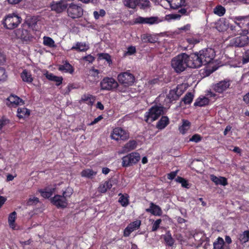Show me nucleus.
Returning <instances> with one entry per match:
<instances>
[{
	"instance_id": "obj_1",
	"label": "nucleus",
	"mask_w": 249,
	"mask_h": 249,
	"mask_svg": "<svg viewBox=\"0 0 249 249\" xmlns=\"http://www.w3.org/2000/svg\"><path fill=\"white\" fill-rule=\"evenodd\" d=\"M188 58V55L185 53H181L172 58L171 66L177 73H180L189 67Z\"/></svg>"
},
{
	"instance_id": "obj_2",
	"label": "nucleus",
	"mask_w": 249,
	"mask_h": 249,
	"mask_svg": "<svg viewBox=\"0 0 249 249\" xmlns=\"http://www.w3.org/2000/svg\"><path fill=\"white\" fill-rule=\"evenodd\" d=\"M164 107L161 105H155L151 107L144 115V121L151 124L158 120L164 113Z\"/></svg>"
},
{
	"instance_id": "obj_3",
	"label": "nucleus",
	"mask_w": 249,
	"mask_h": 249,
	"mask_svg": "<svg viewBox=\"0 0 249 249\" xmlns=\"http://www.w3.org/2000/svg\"><path fill=\"white\" fill-rule=\"evenodd\" d=\"M181 17H164L162 18L159 19L158 17H150L149 18H142L139 17L135 19L134 21H129L126 23V24L134 25L138 23L141 24H157L164 20L169 21L170 19H179Z\"/></svg>"
},
{
	"instance_id": "obj_4",
	"label": "nucleus",
	"mask_w": 249,
	"mask_h": 249,
	"mask_svg": "<svg viewBox=\"0 0 249 249\" xmlns=\"http://www.w3.org/2000/svg\"><path fill=\"white\" fill-rule=\"evenodd\" d=\"M101 90L115 91L119 86L118 82L112 77H105L100 83Z\"/></svg>"
},
{
	"instance_id": "obj_5",
	"label": "nucleus",
	"mask_w": 249,
	"mask_h": 249,
	"mask_svg": "<svg viewBox=\"0 0 249 249\" xmlns=\"http://www.w3.org/2000/svg\"><path fill=\"white\" fill-rule=\"evenodd\" d=\"M119 83L125 87H128L133 85L135 81V77L129 71L122 72L117 76Z\"/></svg>"
},
{
	"instance_id": "obj_6",
	"label": "nucleus",
	"mask_w": 249,
	"mask_h": 249,
	"mask_svg": "<svg viewBox=\"0 0 249 249\" xmlns=\"http://www.w3.org/2000/svg\"><path fill=\"white\" fill-rule=\"evenodd\" d=\"M15 34L18 38L21 39L22 42L27 44L31 42L34 38L31 33L30 29L27 28L23 25L15 31Z\"/></svg>"
},
{
	"instance_id": "obj_7",
	"label": "nucleus",
	"mask_w": 249,
	"mask_h": 249,
	"mask_svg": "<svg viewBox=\"0 0 249 249\" xmlns=\"http://www.w3.org/2000/svg\"><path fill=\"white\" fill-rule=\"evenodd\" d=\"M141 156L139 153L133 152L123 157L122 159V166L128 167L137 164L140 160Z\"/></svg>"
},
{
	"instance_id": "obj_8",
	"label": "nucleus",
	"mask_w": 249,
	"mask_h": 249,
	"mask_svg": "<svg viewBox=\"0 0 249 249\" xmlns=\"http://www.w3.org/2000/svg\"><path fill=\"white\" fill-rule=\"evenodd\" d=\"M199 56L201 58L203 65H206L213 63L215 56V52L214 49L212 48H206L198 52Z\"/></svg>"
},
{
	"instance_id": "obj_9",
	"label": "nucleus",
	"mask_w": 249,
	"mask_h": 249,
	"mask_svg": "<svg viewBox=\"0 0 249 249\" xmlns=\"http://www.w3.org/2000/svg\"><path fill=\"white\" fill-rule=\"evenodd\" d=\"M188 65L189 68H198L203 65L201 58L198 52H196L188 55Z\"/></svg>"
},
{
	"instance_id": "obj_10",
	"label": "nucleus",
	"mask_w": 249,
	"mask_h": 249,
	"mask_svg": "<svg viewBox=\"0 0 249 249\" xmlns=\"http://www.w3.org/2000/svg\"><path fill=\"white\" fill-rule=\"evenodd\" d=\"M21 21V17H5L3 24L6 29L11 30L16 28Z\"/></svg>"
},
{
	"instance_id": "obj_11",
	"label": "nucleus",
	"mask_w": 249,
	"mask_h": 249,
	"mask_svg": "<svg viewBox=\"0 0 249 249\" xmlns=\"http://www.w3.org/2000/svg\"><path fill=\"white\" fill-rule=\"evenodd\" d=\"M111 138L118 141L119 140L125 141L128 139L129 134L124 129L121 127H116L113 129L111 134Z\"/></svg>"
},
{
	"instance_id": "obj_12",
	"label": "nucleus",
	"mask_w": 249,
	"mask_h": 249,
	"mask_svg": "<svg viewBox=\"0 0 249 249\" xmlns=\"http://www.w3.org/2000/svg\"><path fill=\"white\" fill-rule=\"evenodd\" d=\"M51 203L57 208L64 209L68 205V200H67L60 195H55L51 198Z\"/></svg>"
},
{
	"instance_id": "obj_13",
	"label": "nucleus",
	"mask_w": 249,
	"mask_h": 249,
	"mask_svg": "<svg viewBox=\"0 0 249 249\" xmlns=\"http://www.w3.org/2000/svg\"><path fill=\"white\" fill-rule=\"evenodd\" d=\"M249 42V37L246 35H242L231 39L230 45L236 47H242L248 45Z\"/></svg>"
},
{
	"instance_id": "obj_14",
	"label": "nucleus",
	"mask_w": 249,
	"mask_h": 249,
	"mask_svg": "<svg viewBox=\"0 0 249 249\" xmlns=\"http://www.w3.org/2000/svg\"><path fill=\"white\" fill-rule=\"evenodd\" d=\"M230 86V81L224 80L213 85V89L216 92L222 93L229 89Z\"/></svg>"
},
{
	"instance_id": "obj_15",
	"label": "nucleus",
	"mask_w": 249,
	"mask_h": 249,
	"mask_svg": "<svg viewBox=\"0 0 249 249\" xmlns=\"http://www.w3.org/2000/svg\"><path fill=\"white\" fill-rule=\"evenodd\" d=\"M7 105L11 107H16L17 106L19 105L20 103L22 104H24V101L19 97L16 95H11L7 98Z\"/></svg>"
},
{
	"instance_id": "obj_16",
	"label": "nucleus",
	"mask_w": 249,
	"mask_h": 249,
	"mask_svg": "<svg viewBox=\"0 0 249 249\" xmlns=\"http://www.w3.org/2000/svg\"><path fill=\"white\" fill-rule=\"evenodd\" d=\"M229 24L225 18H220L215 23V28L219 32H224L229 29Z\"/></svg>"
},
{
	"instance_id": "obj_17",
	"label": "nucleus",
	"mask_w": 249,
	"mask_h": 249,
	"mask_svg": "<svg viewBox=\"0 0 249 249\" xmlns=\"http://www.w3.org/2000/svg\"><path fill=\"white\" fill-rule=\"evenodd\" d=\"M145 211L155 216H160L162 213V210L160 207L154 204L153 202L150 203L149 208L146 209Z\"/></svg>"
},
{
	"instance_id": "obj_18",
	"label": "nucleus",
	"mask_w": 249,
	"mask_h": 249,
	"mask_svg": "<svg viewBox=\"0 0 249 249\" xmlns=\"http://www.w3.org/2000/svg\"><path fill=\"white\" fill-rule=\"evenodd\" d=\"M62 65H59L58 70L62 72L72 74L74 72V68L67 60L63 61Z\"/></svg>"
},
{
	"instance_id": "obj_19",
	"label": "nucleus",
	"mask_w": 249,
	"mask_h": 249,
	"mask_svg": "<svg viewBox=\"0 0 249 249\" xmlns=\"http://www.w3.org/2000/svg\"><path fill=\"white\" fill-rule=\"evenodd\" d=\"M68 12L73 15L81 16L83 15V10L81 7L76 4H71L68 8Z\"/></svg>"
},
{
	"instance_id": "obj_20",
	"label": "nucleus",
	"mask_w": 249,
	"mask_h": 249,
	"mask_svg": "<svg viewBox=\"0 0 249 249\" xmlns=\"http://www.w3.org/2000/svg\"><path fill=\"white\" fill-rule=\"evenodd\" d=\"M95 100V97L91 94H85L81 97L79 103H86L89 106L91 107L93 106L94 102Z\"/></svg>"
},
{
	"instance_id": "obj_21",
	"label": "nucleus",
	"mask_w": 249,
	"mask_h": 249,
	"mask_svg": "<svg viewBox=\"0 0 249 249\" xmlns=\"http://www.w3.org/2000/svg\"><path fill=\"white\" fill-rule=\"evenodd\" d=\"M99 71L95 69H91L89 70L87 79L90 83H93L96 82L99 79Z\"/></svg>"
},
{
	"instance_id": "obj_22",
	"label": "nucleus",
	"mask_w": 249,
	"mask_h": 249,
	"mask_svg": "<svg viewBox=\"0 0 249 249\" xmlns=\"http://www.w3.org/2000/svg\"><path fill=\"white\" fill-rule=\"evenodd\" d=\"M89 45L85 42H77L75 45L73 46L71 50H75L80 52H85L89 49Z\"/></svg>"
},
{
	"instance_id": "obj_23",
	"label": "nucleus",
	"mask_w": 249,
	"mask_h": 249,
	"mask_svg": "<svg viewBox=\"0 0 249 249\" xmlns=\"http://www.w3.org/2000/svg\"><path fill=\"white\" fill-rule=\"evenodd\" d=\"M210 178L211 180L217 185H221L226 186L228 184L227 178L224 177H217L214 175H211L210 176Z\"/></svg>"
},
{
	"instance_id": "obj_24",
	"label": "nucleus",
	"mask_w": 249,
	"mask_h": 249,
	"mask_svg": "<svg viewBox=\"0 0 249 249\" xmlns=\"http://www.w3.org/2000/svg\"><path fill=\"white\" fill-rule=\"evenodd\" d=\"M137 143L135 140H130L127 142L123 147L122 153H126L136 148Z\"/></svg>"
},
{
	"instance_id": "obj_25",
	"label": "nucleus",
	"mask_w": 249,
	"mask_h": 249,
	"mask_svg": "<svg viewBox=\"0 0 249 249\" xmlns=\"http://www.w3.org/2000/svg\"><path fill=\"white\" fill-rule=\"evenodd\" d=\"M38 17H26L25 23L23 25L24 27H28V28H33L35 27L36 24Z\"/></svg>"
},
{
	"instance_id": "obj_26",
	"label": "nucleus",
	"mask_w": 249,
	"mask_h": 249,
	"mask_svg": "<svg viewBox=\"0 0 249 249\" xmlns=\"http://www.w3.org/2000/svg\"><path fill=\"white\" fill-rule=\"evenodd\" d=\"M169 119L166 116H162L156 124V127L159 130L165 128L169 124Z\"/></svg>"
},
{
	"instance_id": "obj_27",
	"label": "nucleus",
	"mask_w": 249,
	"mask_h": 249,
	"mask_svg": "<svg viewBox=\"0 0 249 249\" xmlns=\"http://www.w3.org/2000/svg\"><path fill=\"white\" fill-rule=\"evenodd\" d=\"M67 8L66 5L62 2H53L51 5V9L57 13H60L65 10Z\"/></svg>"
},
{
	"instance_id": "obj_28",
	"label": "nucleus",
	"mask_w": 249,
	"mask_h": 249,
	"mask_svg": "<svg viewBox=\"0 0 249 249\" xmlns=\"http://www.w3.org/2000/svg\"><path fill=\"white\" fill-rule=\"evenodd\" d=\"M20 77L23 81L28 83H31L33 81V77L30 71L25 69L20 74Z\"/></svg>"
},
{
	"instance_id": "obj_29",
	"label": "nucleus",
	"mask_w": 249,
	"mask_h": 249,
	"mask_svg": "<svg viewBox=\"0 0 249 249\" xmlns=\"http://www.w3.org/2000/svg\"><path fill=\"white\" fill-rule=\"evenodd\" d=\"M55 189V188H45L39 189L38 191L43 198H49L53 195Z\"/></svg>"
},
{
	"instance_id": "obj_30",
	"label": "nucleus",
	"mask_w": 249,
	"mask_h": 249,
	"mask_svg": "<svg viewBox=\"0 0 249 249\" xmlns=\"http://www.w3.org/2000/svg\"><path fill=\"white\" fill-rule=\"evenodd\" d=\"M182 124L178 127V130L180 133L184 134L190 128L191 126V123L187 120L183 119L182 120Z\"/></svg>"
},
{
	"instance_id": "obj_31",
	"label": "nucleus",
	"mask_w": 249,
	"mask_h": 249,
	"mask_svg": "<svg viewBox=\"0 0 249 249\" xmlns=\"http://www.w3.org/2000/svg\"><path fill=\"white\" fill-rule=\"evenodd\" d=\"M164 240L166 245L169 247H172L175 243V240L172 236L170 231H166L163 237Z\"/></svg>"
},
{
	"instance_id": "obj_32",
	"label": "nucleus",
	"mask_w": 249,
	"mask_h": 249,
	"mask_svg": "<svg viewBox=\"0 0 249 249\" xmlns=\"http://www.w3.org/2000/svg\"><path fill=\"white\" fill-rule=\"evenodd\" d=\"M210 102L209 99L206 97H203L202 98H198L194 104L195 107H203L209 104Z\"/></svg>"
},
{
	"instance_id": "obj_33",
	"label": "nucleus",
	"mask_w": 249,
	"mask_h": 249,
	"mask_svg": "<svg viewBox=\"0 0 249 249\" xmlns=\"http://www.w3.org/2000/svg\"><path fill=\"white\" fill-rule=\"evenodd\" d=\"M30 114V110L25 107L18 108L17 110V116L19 118H23L28 117Z\"/></svg>"
},
{
	"instance_id": "obj_34",
	"label": "nucleus",
	"mask_w": 249,
	"mask_h": 249,
	"mask_svg": "<svg viewBox=\"0 0 249 249\" xmlns=\"http://www.w3.org/2000/svg\"><path fill=\"white\" fill-rule=\"evenodd\" d=\"M96 174L97 172L94 171L90 169H84L81 173L82 177L89 178H92L94 176L96 175Z\"/></svg>"
},
{
	"instance_id": "obj_35",
	"label": "nucleus",
	"mask_w": 249,
	"mask_h": 249,
	"mask_svg": "<svg viewBox=\"0 0 249 249\" xmlns=\"http://www.w3.org/2000/svg\"><path fill=\"white\" fill-rule=\"evenodd\" d=\"M242 26L240 25V22H237V21L234 22V24H229V29L233 35H236L239 31H240L241 29Z\"/></svg>"
},
{
	"instance_id": "obj_36",
	"label": "nucleus",
	"mask_w": 249,
	"mask_h": 249,
	"mask_svg": "<svg viewBox=\"0 0 249 249\" xmlns=\"http://www.w3.org/2000/svg\"><path fill=\"white\" fill-rule=\"evenodd\" d=\"M124 3L125 6L132 9V10L130 11V14H134L135 9L137 6V2L136 0H124Z\"/></svg>"
},
{
	"instance_id": "obj_37",
	"label": "nucleus",
	"mask_w": 249,
	"mask_h": 249,
	"mask_svg": "<svg viewBox=\"0 0 249 249\" xmlns=\"http://www.w3.org/2000/svg\"><path fill=\"white\" fill-rule=\"evenodd\" d=\"M238 239L241 244L246 243L249 241V230L245 231L239 235Z\"/></svg>"
},
{
	"instance_id": "obj_38",
	"label": "nucleus",
	"mask_w": 249,
	"mask_h": 249,
	"mask_svg": "<svg viewBox=\"0 0 249 249\" xmlns=\"http://www.w3.org/2000/svg\"><path fill=\"white\" fill-rule=\"evenodd\" d=\"M177 91V90L171 89L167 95V98L169 100L170 103H172L179 98V95L178 94Z\"/></svg>"
},
{
	"instance_id": "obj_39",
	"label": "nucleus",
	"mask_w": 249,
	"mask_h": 249,
	"mask_svg": "<svg viewBox=\"0 0 249 249\" xmlns=\"http://www.w3.org/2000/svg\"><path fill=\"white\" fill-rule=\"evenodd\" d=\"M166 1L170 4L171 7L174 9L178 8L185 3V0H166Z\"/></svg>"
},
{
	"instance_id": "obj_40",
	"label": "nucleus",
	"mask_w": 249,
	"mask_h": 249,
	"mask_svg": "<svg viewBox=\"0 0 249 249\" xmlns=\"http://www.w3.org/2000/svg\"><path fill=\"white\" fill-rule=\"evenodd\" d=\"M119 196H120L118 200L119 202L123 207L127 206L129 204L128 195L127 194L123 195L120 193Z\"/></svg>"
},
{
	"instance_id": "obj_41",
	"label": "nucleus",
	"mask_w": 249,
	"mask_h": 249,
	"mask_svg": "<svg viewBox=\"0 0 249 249\" xmlns=\"http://www.w3.org/2000/svg\"><path fill=\"white\" fill-rule=\"evenodd\" d=\"M17 213L16 212L11 213L8 216V223L11 228L14 229L15 228V220L16 219Z\"/></svg>"
},
{
	"instance_id": "obj_42",
	"label": "nucleus",
	"mask_w": 249,
	"mask_h": 249,
	"mask_svg": "<svg viewBox=\"0 0 249 249\" xmlns=\"http://www.w3.org/2000/svg\"><path fill=\"white\" fill-rule=\"evenodd\" d=\"M142 41L144 43H155L156 40L151 35L143 34L141 37Z\"/></svg>"
},
{
	"instance_id": "obj_43",
	"label": "nucleus",
	"mask_w": 249,
	"mask_h": 249,
	"mask_svg": "<svg viewBox=\"0 0 249 249\" xmlns=\"http://www.w3.org/2000/svg\"><path fill=\"white\" fill-rule=\"evenodd\" d=\"M224 244L223 239L219 237L213 243V249H226L223 248Z\"/></svg>"
},
{
	"instance_id": "obj_44",
	"label": "nucleus",
	"mask_w": 249,
	"mask_h": 249,
	"mask_svg": "<svg viewBox=\"0 0 249 249\" xmlns=\"http://www.w3.org/2000/svg\"><path fill=\"white\" fill-rule=\"evenodd\" d=\"M98 59L100 60H106L107 63L110 65L112 64V60L111 59V56L107 53H99L98 54Z\"/></svg>"
},
{
	"instance_id": "obj_45",
	"label": "nucleus",
	"mask_w": 249,
	"mask_h": 249,
	"mask_svg": "<svg viewBox=\"0 0 249 249\" xmlns=\"http://www.w3.org/2000/svg\"><path fill=\"white\" fill-rule=\"evenodd\" d=\"M73 193V190L70 187H68L64 191H63L62 196L67 200L71 197Z\"/></svg>"
},
{
	"instance_id": "obj_46",
	"label": "nucleus",
	"mask_w": 249,
	"mask_h": 249,
	"mask_svg": "<svg viewBox=\"0 0 249 249\" xmlns=\"http://www.w3.org/2000/svg\"><path fill=\"white\" fill-rule=\"evenodd\" d=\"M194 98V95L191 92H187L184 97L182 98V101H183L184 104H190Z\"/></svg>"
},
{
	"instance_id": "obj_47",
	"label": "nucleus",
	"mask_w": 249,
	"mask_h": 249,
	"mask_svg": "<svg viewBox=\"0 0 249 249\" xmlns=\"http://www.w3.org/2000/svg\"><path fill=\"white\" fill-rule=\"evenodd\" d=\"M141 225V220H137L134 221L130 223L127 226L130 228L133 231L137 229H138Z\"/></svg>"
},
{
	"instance_id": "obj_48",
	"label": "nucleus",
	"mask_w": 249,
	"mask_h": 249,
	"mask_svg": "<svg viewBox=\"0 0 249 249\" xmlns=\"http://www.w3.org/2000/svg\"><path fill=\"white\" fill-rule=\"evenodd\" d=\"M226 10L225 8L221 5L216 6L213 9V13L218 16H223L225 13Z\"/></svg>"
},
{
	"instance_id": "obj_49",
	"label": "nucleus",
	"mask_w": 249,
	"mask_h": 249,
	"mask_svg": "<svg viewBox=\"0 0 249 249\" xmlns=\"http://www.w3.org/2000/svg\"><path fill=\"white\" fill-rule=\"evenodd\" d=\"M176 181L178 183H180L181 184V186L183 187L186 188H189L190 187L189 184L188 183L187 180H186L185 178H182L181 177L178 176L176 178Z\"/></svg>"
},
{
	"instance_id": "obj_50",
	"label": "nucleus",
	"mask_w": 249,
	"mask_h": 249,
	"mask_svg": "<svg viewBox=\"0 0 249 249\" xmlns=\"http://www.w3.org/2000/svg\"><path fill=\"white\" fill-rule=\"evenodd\" d=\"M43 39V43L45 45L48 46L49 47L54 46V41L52 38L48 36H44Z\"/></svg>"
},
{
	"instance_id": "obj_51",
	"label": "nucleus",
	"mask_w": 249,
	"mask_h": 249,
	"mask_svg": "<svg viewBox=\"0 0 249 249\" xmlns=\"http://www.w3.org/2000/svg\"><path fill=\"white\" fill-rule=\"evenodd\" d=\"M39 202V198L36 197H30L27 201V206H32L36 205Z\"/></svg>"
},
{
	"instance_id": "obj_52",
	"label": "nucleus",
	"mask_w": 249,
	"mask_h": 249,
	"mask_svg": "<svg viewBox=\"0 0 249 249\" xmlns=\"http://www.w3.org/2000/svg\"><path fill=\"white\" fill-rule=\"evenodd\" d=\"M7 74L4 68L0 67V81H5L7 79Z\"/></svg>"
},
{
	"instance_id": "obj_53",
	"label": "nucleus",
	"mask_w": 249,
	"mask_h": 249,
	"mask_svg": "<svg viewBox=\"0 0 249 249\" xmlns=\"http://www.w3.org/2000/svg\"><path fill=\"white\" fill-rule=\"evenodd\" d=\"M139 5L144 10L148 9L149 8V1L147 0H139Z\"/></svg>"
},
{
	"instance_id": "obj_54",
	"label": "nucleus",
	"mask_w": 249,
	"mask_h": 249,
	"mask_svg": "<svg viewBox=\"0 0 249 249\" xmlns=\"http://www.w3.org/2000/svg\"><path fill=\"white\" fill-rule=\"evenodd\" d=\"M127 50V51L124 53V56L133 55L136 52V49L134 46H129Z\"/></svg>"
},
{
	"instance_id": "obj_55",
	"label": "nucleus",
	"mask_w": 249,
	"mask_h": 249,
	"mask_svg": "<svg viewBox=\"0 0 249 249\" xmlns=\"http://www.w3.org/2000/svg\"><path fill=\"white\" fill-rule=\"evenodd\" d=\"M161 221L162 220L161 219H158L154 222L152 225V231H156L158 230L160 228V225L161 224Z\"/></svg>"
},
{
	"instance_id": "obj_56",
	"label": "nucleus",
	"mask_w": 249,
	"mask_h": 249,
	"mask_svg": "<svg viewBox=\"0 0 249 249\" xmlns=\"http://www.w3.org/2000/svg\"><path fill=\"white\" fill-rule=\"evenodd\" d=\"M108 190L110 189L114 184H116V180L115 179L110 178L105 182Z\"/></svg>"
},
{
	"instance_id": "obj_57",
	"label": "nucleus",
	"mask_w": 249,
	"mask_h": 249,
	"mask_svg": "<svg viewBox=\"0 0 249 249\" xmlns=\"http://www.w3.org/2000/svg\"><path fill=\"white\" fill-rule=\"evenodd\" d=\"M201 136L198 134H196L193 135L192 137L190 139V141L197 143L201 141Z\"/></svg>"
},
{
	"instance_id": "obj_58",
	"label": "nucleus",
	"mask_w": 249,
	"mask_h": 249,
	"mask_svg": "<svg viewBox=\"0 0 249 249\" xmlns=\"http://www.w3.org/2000/svg\"><path fill=\"white\" fill-rule=\"evenodd\" d=\"M187 42L192 45L196 44L200 42V39L194 37H189L186 39Z\"/></svg>"
},
{
	"instance_id": "obj_59",
	"label": "nucleus",
	"mask_w": 249,
	"mask_h": 249,
	"mask_svg": "<svg viewBox=\"0 0 249 249\" xmlns=\"http://www.w3.org/2000/svg\"><path fill=\"white\" fill-rule=\"evenodd\" d=\"M95 57L91 54H88L83 57V60L89 62L90 63H93L95 60Z\"/></svg>"
},
{
	"instance_id": "obj_60",
	"label": "nucleus",
	"mask_w": 249,
	"mask_h": 249,
	"mask_svg": "<svg viewBox=\"0 0 249 249\" xmlns=\"http://www.w3.org/2000/svg\"><path fill=\"white\" fill-rule=\"evenodd\" d=\"M44 74L47 79L51 81H53L56 77L55 75H53L52 73L49 72L47 71H46Z\"/></svg>"
},
{
	"instance_id": "obj_61",
	"label": "nucleus",
	"mask_w": 249,
	"mask_h": 249,
	"mask_svg": "<svg viewBox=\"0 0 249 249\" xmlns=\"http://www.w3.org/2000/svg\"><path fill=\"white\" fill-rule=\"evenodd\" d=\"M98 192L101 193H106L108 189L107 188L105 183L104 182L103 184H100L99 187L98 188Z\"/></svg>"
},
{
	"instance_id": "obj_62",
	"label": "nucleus",
	"mask_w": 249,
	"mask_h": 249,
	"mask_svg": "<svg viewBox=\"0 0 249 249\" xmlns=\"http://www.w3.org/2000/svg\"><path fill=\"white\" fill-rule=\"evenodd\" d=\"M63 80V79L62 76H56L53 81L56 82L55 85L56 86H59L62 84Z\"/></svg>"
},
{
	"instance_id": "obj_63",
	"label": "nucleus",
	"mask_w": 249,
	"mask_h": 249,
	"mask_svg": "<svg viewBox=\"0 0 249 249\" xmlns=\"http://www.w3.org/2000/svg\"><path fill=\"white\" fill-rule=\"evenodd\" d=\"M178 171H172L167 174V178L170 180H173L177 175Z\"/></svg>"
},
{
	"instance_id": "obj_64",
	"label": "nucleus",
	"mask_w": 249,
	"mask_h": 249,
	"mask_svg": "<svg viewBox=\"0 0 249 249\" xmlns=\"http://www.w3.org/2000/svg\"><path fill=\"white\" fill-rule=\"evenodd\" d=\"M249 62V49L247 50L244 54L243 62L246 63Z\"/></svg>"
}]
</instances>
